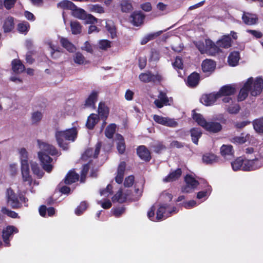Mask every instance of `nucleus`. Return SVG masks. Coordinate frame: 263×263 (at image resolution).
I'll return each instance as SVG.
<instances>
[{
    "label": "nucleus",
    "mask_w": 263,
    "mask_h": 263,
    "mask_svg": "<svg viewBox=\"0 0 263 263\" xmlns=\"http://www.w3.org/2000/svg\"><path fill=\"white\" fill-rule=\"evenodd\" d=\"M263 87V79L261 77H257L254 79L252 77L249 78L240 89L238 96V101H242L246 99L248 96L249 91L252 96L259 95Z\"/></svg>",
    "instance_id": "nucleus-1"
},
{
    "label": "nucleus",
    "mask_w": 263,
    "mask_h": 263,
    "mask_svg": "<svg viewBox=\"0 0 263 263\" xmlns=\"http://www.w3.org/2000/svg\"><path fill=\"white\" fill-rule=\"evenodd\" d=\"M38 143L41 149V151L38 153L39 159L43 168L49 173L52 170V165L50 164L52 159L48 155H55L58 154V152L53 146L48 143L40 141H38Z\"/></svg>",
    "instance_id": "nucleus-2"
},
{
    "label": "nucleus",
    "mask_w": 263,
    "mask_h": 263,
    "mask_svg": "<svg viewBox=\"0 0 263 263\" xmlns=\"http://www.w3.org/2000/svg\"><path fill=\"white\" fill-rule=\"evenodd\" d=\"M78 132L76 127L69 128L65 130L57 129L55 132V137L59 146L64 150L68 148V143L66 141L73 142L77 136Z\"/></svg>",
    "instance_id": "nucleus-3"
},
{
    "label": "nucleus",
    "mask_w": 263,
    "mask_h": 263,
    "mask_svg": "<svg viewBox=\"0 0 263 263\" xmlns=\"http://www.w3.org/2000/svg\"><path fill=\"white\" fill-rule=\"evenodd\" d=\"M193 118L201 126L204 128L207 131L212 133H217L221 130L222 128L221 125L216 122H207L199 114L195 113L193 111Z\"/></svg>",
    "instance_id": "nucleus-4"
},
{
    "label": "nucleus",
    "mask_w": 263,
    "mask_h": 263,
    "mask_svg": "<svg viewBox=\"0 0 263 263\" xmlns=\"http://www.w3.org/2000/svg\"><path fill=\"white\" fill-rule=\"evenodd\" d=\"M21 171L23 184L20 186V189L23 190V186H24L26 190L29 189L31 192L33 193V191L31 186L32 185H37L39 183L35 181H33L31 176L29 174V165L24 164V166L21 167Z\"/></svg>",
    "instance_id": "nucleus-5"
},
{
    "label": "nucleus",
    "mask_w": 263,
    "mask_h": 263,
    "mask_svg": "<svg viewBox=\"0 0 263 263\" xmlns=\"http://www.w3.org/2000/svg\"><path fill=\"white\" fill-rule=\"evenodd\" d=\"M243 165L242 167L243 171H253L263 166V158L259 156L255 158H250L243 161Z\"/></svg>",
    "instance_id": "nucleus-6"
},
{
    "label": "nucleus",
    "mask_w": 263,
    "mask_h": 263,
    "mask_svg": "<svg viewBox=\"0 0 263 263\" xmlns=\"http://www.w3.org/2000/svg\"><path fill=\"white\" fill-rule=\"evenodd\" d=\"M175 207L171 208L166 204L161 205L157 211L156 219L161 220L170 216L172 214L177 213Z\"/></svg>",
    "instance_id": "nucleus-7"
},
{
    "label": "nucleus",
    "mask_w": 263,
    "mask_h": 263,
    "mask_svg": "<svg viewBox=\"0 0 263 263\" xmlns=\"http://www.w3.org/2000/svg\"><path fill=\"white\" fill-rule=\"evenodd\" d=\"M101 147V144L98 142L96 145L95 149L88 148L82 156V160L84 161H88L90 162L92 158H96L99 152Z\"/></svg>",
    "instance_id": "nucleus-8"
},
{
    "label": "nucleus",
    "mask_w": 263,
    "mask_h": 263,
    "mask_svg": "<svg viewBox=\"0 0 263 263\" xmlns=\"http://www.w3.org/2000/svg\"><path fill=\"white\" fill-rule=\"evenodd\" d=\"M153 119L158 124L171 127H175L178 125L177 122L174 119L168 117L154 115L153 116Z\"/></svg>",
    "instance_id": "nucleus-9"
},
{
    "label": "nucleus",
    "mask_w": 263,
    "mask_h": 263,
    "mask_svg": "<svg viewBox=\"0 0 263 263\" xmlns=\"http://www.w3.org/2000/svg\"><path fill=\"white\" fill-rule=\"evenodd\" d=\"M140 80L144 83H148L150 82H161L163 78L162 77L157 73L153 74L151 72H147L145 73H142L139 76Z\"/></svg>",
    "instance_id": "nucleus-10"
},
{
    "label": "nucleus",
    "mask_w": 263,
    "mask_h": 263,
    "mask_svg": "<svg viewBox=\"0 0 263 263\" xmlns=\"http://www.w3.org/2000/svg\"><path fill=\"white\" fill-rule=\"evenodd\" d=\"M186 185L182 188L184 193H190L193 191L199 184V182L191 175H186L185 177Z\"/></svg>",
    "instance_id": "nucleus-11"
},
{
    "label": "nucleus",
    "mask_w": 263,
    "mask_h": 263,
    "mask_svg": "<svg viewBox=\"0 0 263 263\" xmlns=\"http://www.w3.org/2000/svg\"><path fill=\"white\" fill-rule=\"evenodd\" d=\"M6 196L8 204L13 209H16L21 207V204L20 203L13 190L10 189H8Z\"/></svg>",
    "instance_id": "nucleus-12"
},
{
    "label": "nucleus",
    "mask_w": 263,
    "mask_h": 263,
    "mask_svg": "<svg viewBox=\"0 0 263 263\" xmlns=\"http://www.w3.org/2000/svg\"><path fill=\"white\" fill-rule=\"evenodd\" d=\"M170 101H172V99H170L165 92L160 91L158 96V99L154 101V103L158 108H161L163 106L170 105Z\"/></svg>",
    "instance_id": "nucleus-13"
},
{
    "label": "nucleus",
    "mask_w": 263,
    "mask_h": 263,
    "mask_svg": "<svg viewBox=\"0 0 263 263\" xmlns=\"http://www.w3.org/2000/svg\"><path fill=\"white\" fill-rule=\"evenodd\" d=\"M17 232V229L14 226H8L3 230L2 236L5 246H9L10 245L8 239L12 236L13 233Z\"/></svg>",
    "instance_id": "nucleus-14"
},
{
    "label": "nucleus",
    "mask_w": 263,
    "mask_h": 263,
    "mask_svg": "<svg viewBox=\"0 0 263 263\" xmlns=\"http://www.w3.org/2000/svg\"><path fill=\"white\" fill-rule=\"evenodd\" d=\"M219 98L217 93H212L209 95H203L200 99L201 102L206 106L213 104L217 99Z\"/></svg>",
    "instance_id": "nucleus-15"
},
{
    "label": "nucleus",
    "mask_w": 263,
    "mask_h": 263,
    "mask_svg": "<svg viewBox=\"0 0 263 263\" xmlns=\"http://www.w3.org/2000/svg\"><path fill=\"white\" fill-rule=\"evenodd\" d=\"M205 43L206 45L205 53L211 55H214L220 51L219 46H218L217 44H215L211 40H205Z\"/></svg>",
    "instance_id": "nucleus-16"
},
{
    "label": "nucleus",
    "mask_w": 263,
    "mask_h": 263,
    "mask_svg": "<svg viewBox=\"0 0 263 263\" xmlns=\"http://www.w3.org/2000/svg\"><path fill=\"white\" fill-rule=\"evenodd\" d=\"M220 153L226 159H231L234 156L233 146L231 145H223L220 148Z\"/></svg>",
    "instance_id": "nucleus-17"
},
{
    "label": "nucleus",
    "mask_w": 263,
    "mask_h": 263,
    "mask_svg": "<svg viewBox=\"0 0 263 263\" xmlns=\"http://www.w3.org/2000/svg\"><path fill=\"white\" fill-rule=\"evenodd\" d=\"M236 92V88L234 85H227L222 86L217 92L219 98L221 96H231L233 95Z\"/></svg>",
    "instance_id": "nucleus-18"
},
{
    "label": "nucleus",
    "mask_w": 263,
    "mask_h": 263,
    "mask_svg": "<svg viewBox=\"0 0 263 263\" xmlns=\"http://www.w3.org/2000/svg\"><path fill=\"white\" fill-rule=\"evenodd\" d=\"M145 18V15L141 12H134L130 15V22L136 26L141 25Z\"/></svg>",
    "instance_id": "nucleus-19"
},
{
    "label": "nucleus",
    "mask_w": 263,
    "mask_h": 263,
    "mask_svg": "<svg viewBox=\"0 0 263 263\" xmlns=\"http://www.w3.org/2000/svg\"><path fill=\"white\" fill-rule=\"evenodd\" d=\"M242 20L246 25H253L257 23L258 17L255 14L244 13L242 16Z\"/></svg>",
    "instance_id": "nucleus-20"
},
{
    "label": "nucleus",
    "mask_w": 263,
    "mask_h": 263,
    "mask_svg": "<svg viewBox=\"0 0 263 263\" xmlns=\"http://www.w3.org/2000/svg\"><path fill=\"white\" fill-rule=\"evenodd\" d=\"M137 153L139 157L145 161H149L151 158L149 151L144 145L139 146L137 149Z\"/></svg>",
    "instance_id": "nucleus-21"
},
{
    "label": "nucleus",
    "mask_w": 263,
    "mask_h": 263,
    "mask_svg": "<svg viewBox=\"0 0 263 263\" xmlns=\"http://www.w3.org/2000/svg\"><path fill=\"white\" fill-rule=\"evenodd\" d=\"M126 167L125 162H121L118 167L117 174L115 177L116 182L119 184L122 182Z\"/></svg>",
    "instance_id": "nucleus-22"
},
{
    "label": "nucleus",
    "mask_w": 263,
    "mask_h": 263,
    "mask_svg": "<svg viewBox=\"0 0 263 263\" xmlns=\"http://www.w3.org/2000/svg\"><path fill=\"white\" fill-rule=\"evenodd\" d=\"M201 66L204 72H212L215 68L216 64L211 60L206 59L202 62Z\"/></svg>",
    "instance_id": "nucleus-23"
},
{
    "label": "nucleus",
    "mask_w": 263,
    "mask_h": 263,
    "mask_svg": "<svg viewBox=\"0 0 263 263\" xmlns=\"http://www.w3.org/2000/svg\"><path fill=\"white\" fill-rule=\"evenodd\" d=\"M250 137L249 134L242 133L240 136L231 138L230 141L234 144H242L249 141Z\"/></svg>",
    "instance_id": "nucleus-24"
},
{
    "label": "nucleus",
    "mask_w": 263,
    "mask_h": 263,
    "mask_svg": "<svg viewBox=\"0 0 263 263\" xmlns=\"http://www.w3.org/2000/svg\"><path fill=\"white\" fill-rule=\"evenodd\" d=\"M115 141L119 153L121 154H123L125 150V144L123 136L120 134H117Z\"/></svg>",
    "instance_id": "nucleus-25"
},
{
    "label": "nucleus",
    "mask_w": 263,
    "mask_h": 263,
    "mask_svg": "<svg viewBox=\"0 0 263 263\" xmlns=\"http://www.w3.org/2000/svg\"><path fill=\"white\" fill-rule=\"evenodd\" d=\"M98 92L96 91H92L88 98L86 99L85 105L86 107H95V104L98 99Z\"/></svg>",
    "instance_id": "nucleus-26"
},
{
    "label": "nucleus",
    "mask_w": 263,
    "mask_h": 263,
    "mask_svg": "<svg viewBox=\"0 0 263 263\" xmlns=\"http://www.w3.org/2000/svg\"><path fill=\"white\" fill-rule=\"evenodd\" d=\"M182 173L181 170L178 168L176 170L170 173L168 175L163 178L164 182H171L178 179Z\"/></svg>",
    "instance_id": "nucleus-27"
},
{
    "label": "nucleus",
    "mask_w": 263,
    "mask_h": 263,
    "mask_svg": "<svg viewBox=\"0 0 263 263\" xmlns=\"http://www.w3.org/2000/svg\"><path fill=\"white\" fill-rule=\"evenodd\" d=\"M231 41L229 35H224L221 39L217 41L216 44L219 48H228L231 46Z\"/></svg>",
    "instance_id": "nucleus-28"
},
{
    "label": "nucleus",
    "mask_w": 263,
    "mask_h": 263,
    "mask_svg": "<svg viewBox=\"0 0 263 263\" xmlns=\"http://www.w3.org/2000/svg\"><path fill=\"white\" fill-rule=\"evenodd\" d=\"M14 19L11 16H8L4 22L3 28L4 32H10L14 28Z\"/></svg>",
    "instance_id": "nucleus-29"
},
{
    "label": "nucleus",
    "mask_w": 263,
    "mask_h": 263,
    "mask_svg": "<svg viewBox=\"0 0 263 263\" xmlns=\"http://www.w3.org/2000/svg\"><path fill=\"white\" fill-rule=\"evenodd\" d=\"M72 15L79 19L85 20L87 16L86 12L82 9L78 8L76 5L75 8L71 9Z\"/></svg>",
    "instance_id": "nucleus-30"
},
{
    "label": "nucleus",
    "mask_w": 263,
    "mask_h": 263,
    "mask_svg": "<svg viewBox=\"0 0 263 263\" xmlns=\"http://www.w3.org/2000/svg\"><path fill=\"white\" fill-rule=\"evenodd\" d=\"M199 75L197 73L193 72L190 74L188 78L187 84L190 87H195L199 83Z\"/></svg>",
    "instance_id": "nucleus-31"
},
{
    "label": "nucleus",
    "mask_w": 263,
    "mask_h": 263,
    "mask_svg": "<svg viewBox=\"0 0 263 263\" xmlns=\"http://www.w3.org/2000/svg\"><path fill=\"white\" fill-rule=\"evenodd\" d=\"M79 176L78 174L75 173L74 172L71 171L66 175L65 178V183L67 184H70L72 183L76 182L79 179Z\"/></svg>",
    "instance_id": "nucleus-32"
},
{
    "label": "nucleus",
    "mask_w": 263,
    "mask_h": 263,
    "mask_svg": "<svg viewBox=\"0 0 263 263\" xmlns=\"http://www.w3.org/2000/svg\"><path fill=\"white\" fill-rule=\"evenodd\" d=\"M239 58V53L238 52L234 51L231 53L228 59L229 64L231 66H236L238 63Z\"/></svg>",
    "instance_id": "nucleus-33"
},
{
    "label": "nucleus",
    "mask_w": 263,
    "mask_h": 263,
    "mask_svg": "<svg viewBox=\"0 0 263 263\" xmlns=\"http://www.w3.org/2000/svg\"><path fill=\"white\" fill-rule=\"evenodd\" d=\"M12 68L15 73H21L25 70V66L19 60H14L12 62Z\"/></svg>",
    "instance_id": "nucleus-34"
},
{
    "label": "nucleus",
    "mask_w": 263,
    "mask_h": 263,
    "mask_svg": "<svg viewBox=\"0 0 263 263\" xmlns=\"http://www.w3.org/2000/svg\"><path fill=\"white\" fill-rule=\"evenodd\" d=\"M99 118L97 115L92 114L88 118L86 122V126L88 128L91 129H92L95 125L99 121Z\"/></svg>",
    "instance_id": "nucleus-35"
},
{
    "label": "nucleus",
    "mask_w": 263,
    "mask_h": 263,
    "mask_svg": "<svg viewBox=\"0 0 263 263\" xmlns=\"http://www.w3.org/2000/svg\"><path fill=\"white\" fill-rule=\"evenodd\" d=\"M192 140L195 144H198V139L202 135L201 130L198 128H193L190 130Z\"/></svg>",
    "instance_id": "nucleus-36"
},
{
    "label": "nucleus",
    "mask_w": 263,
    "mask_h": 263,
    "mask_svg": "<svg viewBox=\"0 0 263 263\" xmlns=\"http://www.w3.org/2000/svg\"><path fill=\"white\" fill-rule=\"evenodd\" d=\"M98 113L99 115L104 119L107 117L109 114V109L104 103L100 102L99 103Z\"/></svg>",
    "instance_id": "nucleus-37"
},
{
    "label": "nucleus",
    "mask_w": 263,
    "mask_h": 263,
    "mask_svg": "<svg viewBox=\"0 0 263 263\" xmlns=\"http://www.w3.org/2000/svg\"><path fill=\"white\" fill-rule=\"evenodd\" d=\"M60 42L64 48L70 52H73L76 50L74 46L70 43L67 39L61 37Z\"/></svg>",
    "instance_id": "nucleus-38"
},
{
    "label": "nucleus",
    "mask_w": 263,
    "mask_h": 263,
    "mask_svg": "<svg viewBox=\"0 0 263 263\" xmlns=\"http://www.w3.org/2000/svg\"><path fill=\"white\" fill-rule=\"evenodd\" d=\"M57 6L58 8H60L64 10L69 9L71 10V9H73L75 8V5L72 2L67 0H64L59 3L57 5Z\"/></svg>",
    "instance_id": "nucleus-39"
},
{
    "label": "nucleus",
    "mask_w": 263,
    "mask_h": 263,
    "mask_svg": "<svg viewBox=\"0 0 263 263\" xmlns=\"http://www.w3.org/2000/svg\"><path fill=\"white\" fill-rule=\"evenodd\" d=\"M202 161L204 163L209 164L217 162V157L215 155L208 153L203 156Z\"/></svg>",
    "instance_id": "nucleus-40"
},
{
    "label": "nucleus",
    "mask_w": 263,
    "mask_h": 263,
    "mask_svg": "<svg viewBox=\"0 0 263 263\" xmlns=\"http://www.w3.org/2000/svg\"><path fill=\"white\" fill-rule=\"evenodd\" d=\"M120 6L123 12H129L133 10L132 3L129 0H122L120 3Z\"/></svg>",
    "instance_id": "nucleus-41"
},
{
    "label": "nucleus",
    "mask_w": 263,
    "mask_h": 263,
    "mask_svg": "<svg viewBox=\"0 0 263 263\" xmlns=\"http://www.w3.org/2000/svg\"><path fill=\"white\" fill-rule=\"evenodd\" d=\"M127 199V195H124L122 189H120L112 197V201L120 203L124 202Z\"/></svg>",
    "instance_id": "nucleus-42"
},
{
    "label": "nucleus",
    "mask_w": 263,
    "mask_h": 263,
    "mask_svg": "<svg viewBox=\"0 0 263 263\" xmlns=\"http://www.w3.org/2000/svg\"><path fill=\"white\" fill-rule=\"evenodd\" d=\"M245 152L246 154L247 155L248 159L250 158V157H252V158H255V156H257V157L258 155L263 158V152L259 153L256 151H255L254 149L252 147L247 148L245 150Z\"/></svg>",
    "instance_id": "nucleus-43"
},
{
    "label": "nucleus",
    "mask_w": 263,
    "mask_h": 263,
    "mask_svg": "<svg viewBox=\"0 0 263 263\" xmlns=\"http://www.w3.org/2000/svg\"><path fill=\"white\" fill-rule=\"evenodd\" d=\"M106 28L112 38L116 36V31L114 23L110 20L106 22Z\"/></svg>",
    "instance_id": "nucleus-44"
},
{
    "label": "nucleus",
    "mask_w": 263,
    "mask_h": 263,
    "mask_svg": "<svg viewBox=\"0 0 263 263\" xmlns=\"http://www.w3.org/2000/svg\"><path fill=\"white\" fill-rule=\"evenodd\" d=\"M20 159L21 161V167L24 166V164L29 165L28 163V153L26 149L22 148L20 150Z\"/></svg>",
    "instance_id": "nucleus-45"
},
{
    "label": "nucleus",
    "mask_w": 263,
    "mask_h": 263,
    "mask_svg": "<svg viewBox=\"0 0 263 263\" xmlns=\"http://www.w3.org/2000/svg\"><path fill=\"white\" fill-rule=\"evenodd\" d=\"M74 62L78 65L84 64L85 63V58L84 55L80 52L76 53L73 56Z\"/></svg>",
    "instance_id": "nucleus-46"
},
{
    "label": "nucleus",
    "mask_w": 263,
    "mask_h": 263,
    "mask_svg": "<svg viewBox=\"0 0 263 263\" xmlns=\"http://www.w3.org/2000/svg\"><path fill=\"white\" fill-rule=\"evenodd\" d=\"M254 129L257 133H263V118L256 119L253 122Z\"/></svg>",
    "instance_id": "nucleus-47"
},
{
    "label": "nucleus",
    "mask_w": 263,
    "mask_h": 263,
    "mask_svg": "<svg viewBox=\"0 0 263 263\" xmlns=\"http://www.w3.org/2000/svg\"><path fill=\"white\" fill-rule=\"evenodd\" d=\"M70 27L72 34H78L80 33L81 31V26L78 22H71L70 23Z\"/></svg>",
    "instance_id": "nucleus-48"
},
{
    "label": "nucleus",
    "mask_w": 263,
    "mask_h": 263,
    "mask_svg": "<svg viewBox=\"0 0 263 263\" xmlns=\"http://www.w3.org/2000/svg\"><path fill=\"white\" fill-rule=\"evenodd\" d=\"M31 169L33 173L37 177L41 178L43 176L44 173L40 169L38 164L35 162L31 163Z\"/></svg>",
    "instance_id": "nucleus-49"
},
{
    "label": "nucleus",
    "mask_w": 263,
    "mask_h": 263,
    "mask_svg": "<svg viewBox=\"0 0 263 263\" xmlns=\"http://www.w3.org/2000/svg\"><path fill=\"white\" fill-rule=\"evenodd\" d=\"M116 125L115 124L109 125L105 129V136L108 138H112L116 131Z\"/></svg>",
    "instance_id": "nucleus-50"
},
{
    "label": "nucleus",
    "mask_w": 263,
    "mask_h": 263,
    "mask_svg": "<svg viewBox=\"0 0 263 263\" xmlns=\"http://www.w3.org/2000/svg\"><path fill=\"white\" fill-rule=\"evenodd\" d=\"M42 117L43 114L41 111H34L31 115V122L33 124L38 123L41 121Z\"/></svg>",
    "instance_id": "nucleus-51"
},
{
    "label": "nucleus",
    "mask_w": 263,
    "mask_h": 263,
    "mask_svg": "<svg viewBox=\"0 0 263 263\" xmlns=\"http://www.w3.org/2000/svg\"><path fill=\"white\" fill-rule=\"evenodd\" d=\"M205 191H200L198 193L197 198L199 199H202L204 197L208 196L211 192V186L209 185H206L205 186Z\"/></svg>",
    "instance_id": "nucleus-52"
},
{
    "label": "nucleus",
    "mask_w": 263,
    "mask_h": 263,
    "mask_svg": "<svg viewBox=\"0 0 263 263\" xmlns=\"http://www.w3.org/2000/svg\"><path fill=\"white\" fill-rule=\"evenodd\" d=\"M243 165V161L240 158H237L231 163L232 168L235 171H238L240 169L242 170Z\"/></svg>",
    "instance_id": "nucleus-53"
},
{
    "label": "nucleus",
    "mask_w": 263,
    "mask_h": 263,
    "mask_svg": "<svg viewBox=\"0 0 263 263\" xmlns=\"http://www.w3.org/2000/svg\"><path fill=\"white\" fill-rule=\"evenodd\" d=\"M30 28L29 24L27 22L20 23L17 25V30L21 33H26Z\"/></svg>",
    "instance_id": "nucleus-54"
},
{
    "label": "nucleus",
    "mask_w": 263,
    "mask_h": 263,
    "mask_svg": "<svg viewBox=\"0 0 263 263\" xmlns=\"http://www.w3.org/2000/svg\"><path fill=\"white\" fill-rule=\"evenodd\" d=\"M110 42L107 40H101L98 42V47L101 50H107L110 47Z\"/></svg>",
    "instance_id": "nucleus-55"
},
{
    "label": "nucleus",
    "mask_w": 263,
    "mask_h": 263,
    "mask_svg": "<svg viewBox=\"0 0 263 263\" xmlns=\"http://www.w3.org/2000/svg\"><path fill=\"white\" fill-rule=\"evenodd\" d=\"M240 110L239 105L237 103L232 104L227 107V110L232 114H237Z\"/></svg>",
    "instance_id": "nucleus-56"
},
{
    "label": "nucleus",
    "mask_w": 263,
    "mask_h": 263,
    "mask_svg": "<svg viewBox=\"0 0 263 263\" xmlns=\"http://www.w3.org/2000/svg\"><path fill=\"white\" fill-rule=\"evenodd\" d=\"M87 207V203L85 202H82L76 209L75 214L77 215H81L86 209Z\"/></svg>",
    "instance_id": "nucleus-57"
},
{
    "label": "nucleus",
    "mask_w": 263,
    "mask_h": 263,
    "mask_svg": "<svg viewBox=\"0 0 263 263\" xmlns=\"http://www.w3.org/2000/svg\"><path fill=\"white\" fill-rule=\"evenodd\" d=\"M2 212L8 216L15 218L17 217V214L14 211H11L6 208L3 207L1 210Z\"/></svg>",
    "instance_id": "nucleus-58"
},
{
    "label": "nucleus",
    "mask_w": 263,
    "mask_h": 263,
    "mask_svg": "<svg viewBox=\"0 0 263 263\" xmlns=\"http://www.w3.org/2000/svg\"><path fill=\"white\" fill-rule=\"evenodd\" d=\"M81 49L90 53H92L93 51V47L88 41L84 43L83 46L81 47Z\"/></svg>",
    "instance_id": "nucleus-59"
},
{
    "label": "nucleus",
    "mask_w": 263,
    "mask_h": 263,
    "mask_svg": "<svg viewBox=\"0 0 263 263\" xmlns=\"http://www.w3.org/2000/svg\"><path fill=\"white\" fill-rule=\"evenodd\" d=\"M112 188V186L110 184H108L105 189L100 191L101 196L108 197L110 194H111Z\"/></svg>",
    "instance_id": "nucleus-60"
},
{
    "label": "nucleus",
    "mask_w": 263,
    "mask_h": 263,
    "mask_svg": "<svg viewBox=\"0 0 263 263\" xmlns=\"http://www.w3.org/2000/svg\"><path fill=\"white\" fill-rule=\"evenodd\" d=\"M90 10L91 12H97L100 14L103 13L104 12L103 8L98 5H92L90 7Z\"/></svg>",
    "instance_id": "nucleus-61"
},
{
    "label": "nucleus",
    "mask_w": 263,
    "mask_h": 263,
    "mask_svg": "<svg viewBox=\"0 0 263 263\" xmlns=\"http://www.w3.org/2000/svg\"><path fill=\"white\" fill-rule=\"evenodd\" d=\"M134 182V177L132 175L129 176L125 179L124 185L125 187H130Z\"/></svg>",
    "instance_id": "nucleus-62"
},
{
    "label": "nucleus",
    "mask_w": 263,
    "mask_h": 263,
    "mask_svg": "<svg viewBox=\"0 0 263 263\" xmlns=\"http://www.w3.org/2000/svg\"><path fill=\"white\" fill-rule=\"evenodd\" d=\"M175 68L182 69L183 68V63L182 59L179 57H176L175 62L173 64Z\"/></svg>",
    "instance_id": "nucleus-63"
},
{
    "label": "nucleus",
    "mask_w": 263,
    "mask_h": 263,
    "mask_svg": "<svg viewBox=\"0 0 263 263\" xmlns=\"http://www.w3.org/2000/svg\"><path fill=\"white\" fill-rule=\"evenodd\" d=\"M195 45L201 53H204L206 52V45H204L203 42L201 41L197 42L195 43Z\"/></svg>",
    "instance_id": "nucleus-64"
}]
</instances>
